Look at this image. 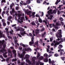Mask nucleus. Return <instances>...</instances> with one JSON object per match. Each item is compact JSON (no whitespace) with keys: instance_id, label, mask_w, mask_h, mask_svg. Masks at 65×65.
I'll return each instance as SVG.
<instances>
[{"instance_id":"1","label":"nucleus","mask_w":65,"mask_h":65,"mask_svg":"<svg viewBox=\"0 0 65 65\" xmlns=\"http://www.w3.org/2000/svg\"><path fill=\"white\" fill-rule=\"evenodd\" d=\"M3 45V47H2V49L0 50V52L2 53H3L4 52H6L7 50L5 49V47H6V45L5 44H4Z\"/></svg>"},{"instance_id":"2","label":"nucleus","mask_w":65,"mask_h":65,"mask_svg":"<svg viewBox=\"0 0 65 65\" xmlns=\"http://www.w3.org/2000/svg\"><path fill=\"white\" fill-rule=\"evenodd\" d=\"M58 31H59L58 33L56 34V36L57 37V38H61L62 37V32H61V30H58Z\"/></svg>"},{"instance_id":"3","label":"nucleus","mask_w":65,"mask_h":65,"mask_svg":"<svg viewBox=\"0 0 65 65\" xmlns=\"http://www.w3.org/2000/svg\"><path fill=\"white\" fill-rule=\"evenodd\" d=\"M34 36H33L31 39V41L29 42V44L31 46L32 45V44H33L34 43Z\"/></svg>"},{"instance_id":"4","label":"nucleus","mask_w":65,"mask_h":65,"mask_svg":"<svg viewBox=\"0 0 65 65\" xmlns=\"http://www.w3.org/2000/svg\"><path fill=\"white\" fill-rule=\"evenodd\" d=\"M35 33L36 36L38 37L39 35V29L38 28L36 29L35 30Z\"/></svg>"},{"instance_id":"5","label":"nucleus","mask_w":65,"mask_h":65,"mask_svg":"<svg viewBox=\"0 0 65 65\" xmlns=\"http://www.w3.org/2000/svg\"><path fill=\"white\" fill-rule=\"evenodd\" d=\"M25 52H23V54H20L19 53H18V55L19 56L20 58H23L25 55Z\"/></svg>"},{"instance_id":"6","label":"nucleus","mask_w":65,"mask_h":65,"mask_svg":"<svg viewBox=\"0 0 65 65\" xmlns=\"http://www.w3.org/2000/svg\"><path fill=\"white\" fill-rule=\"evenodd\" d=\"M25 12L28 15H29L31 14V11H28V10H25Z\"/></svg>"},{"instance_id":"7","label":"nucleus","mask_w":65,"mask_h":65,"mask_svg":"<svg viewBox=\"0 0 65 65\" xmlns=\"http://www.w3.org/2000/svg\"><path fill=\"white\" fill-rule=\"evenodd\" d=\"M15 15L16 16L18 15V20H20V19H21L20 17L21 16L22 14L20 13H18V14H17V13H15Z\"/></svg>"},{"instance_id":"8","label":"nucleus","mask_w":65,"mask_h":65,"mask_svg":"<svg viewBox=\"0 0 65 65\" xmlns=\"http://www.w3.org/2000/svg\"><path fill=\"white\" fill-rule=\"evenodd\" d=\"M49 63L50 64H54L55 63V61L54 60H52L51 61V59H49Z\"/></svg>"},{"instance_id":"9","label":"nucleus","mask_w":65,"mask_h":65,"mask_svg":"<svg viewBox=\"0 0 65 65\" xmlns=\"http://www.w3.org/2000/svg\"><path fill=\"white\" fill-rule=\"evenodd\" d=\"M24 51H27V52H29V51H31V48H30L28 47L27 48H25Z\"/></svg>"},{"instance_id":"10","label":"nucleus","mask_w":65,"mask_h":65,"mask_svg":"<svg viewBox=\"0 0 65 65\" xmlns=\"http://www.w3.org/2000/svg\"><path fill=\"white\" fill-rule=\"evenodd\" d=\"M3 37L4 38H5L4 35H3V33H1V31H0V38H1Z\"/></svg>"},{"instance_id":"11","label":"nucleus","mask_w":65,"mask_h":65,"mask_svg":"<svg viewBox=\"0 0 65 65\" xmlns=\"http://www.w3.org/2000/svg\"><path fill=\"white\" fill-rule=\"evenodd\" d=\"M45 20H43V23H45L46 25H47V22L48 20L46 18H45Z\"/></svg>"},{"instance_id":"12","label":"nucleus","mask_w":65,"mask_h":65,"mask_svg":"<svg viewBox=\"0 0 65 65\" xmlns=\"http://www.w3.org/2000/svg\"><path fill=\"white\" fill-rule=\"evenodd\" d=\"M26 61L27 62L29 65H31V64L32 65V63L31 62H30V60L28 59H26Z\"/></svg>"},{"instance_id":"13","label":"nucleus","mask_w":65,"mask_h":65,"mask_svg":"<svg viewBox=\"0 0 65 65\" xmlns=\"http://www.w3.org/2000/svg\"><path fill=\"white\" fill-rule=\"evenodd\" d=\"M21 34L22 36H24V35H25V34H26V31H24L23 32H21Z\"/></svg>"},{"instance_id":"14","label":"nucleus","mask_w":65,"mask_h":65,"mask_svg":"<svg viewBox=\"0 0 65 65\" xmlns=\"http://www.w3.org/2000/svg\"><path fill=\"white\" fill-rule=\"evenodd\" d=\"M35 23L36 24H38L36 26L37 27H38L39 26V25H40V24L38 23V20H36L35 22Z\"/></svg>"},{"instance_id":"15","label":"nucleus","mask_w":65,"mask_h":65,"mask_svg":"<svg viewBox=\"0 0 65 65\" xmlns=\"http://www.w3.org/2000/svg\"><path fill=\"white\" fill-rule=\"evenodd\" d=\"M6 3V1L5 0H2L1 1V6H2L3 5V4H2V3Z\"/></svg>"},{"instance_id":"16","label":"nucleus","mask_w":65,"mask_h":65,"mask_svg":"<svg viewBox=\"0 0 65 65\" xmlns=\"http://www.w3.org/2000/svg\"><path fill=\"white\" fill-rule=\"evenodd\" d=\"M52 11H53L52 9H50L49 10V15H50L51 14H52Z\"/></svg>"},{"instance_id":"17","label":"nucleus","mask_w":65,"mask_h":65,"mask_svg":"<svg viewBox=\"0 0 65 65\" xmlns=\"http://www.w3.org/2000/svg\"><path fill=\"white\" fill-rule=\"evenodd\" d=\"M20 30H21V29H20V27L18 26L17 27V28L16 30V31H19Z\"/></svg>"},{"instance_id":"18","label":"nucleus","mask_w":65,"mask_h":65,"mask_svg":"<svg viewBox=\"0 0 65 65\" xmlns=\"http://www.w3.org/2000/svg\"><path fill=\"white\" fill-rule=\"evenodd\" d=\"M44 61L45 62H48V60L47 58L44 59Z\"/></svg>"},{"instance_id":"19","label":"nucleus","mask_w":65,"mask_h":65,"mask_svg":"<svg viewBox=\"0 0 65 65\" xmlns=\"http://www.w3.org/2000/svg\"><path fill=\"white\" fill-rule=\"evenodd\" d=\"M38 20L39 22L40 23H42V20H41V19L40 18H39L38 19Z\"/></svg>"},{"instance_id":"20","label":"nucleus","mask_w":65,"mask_h":65,"mask_svg":"<svg viewBox=\"0 0 65 65\" xmlns=\"http://www.w3.org/2000/svg\"><path fill=\"white\" fill-rule=\"evenodd\" d=\"M56 25L57 26H61V24L60 23H59V22H57L56 23Z\"/></svg>"},{"instance_id":"21","label":"nucleus","mask_w":65,"mask_h":65,"mask_svg":"<svg viewBox=\"0 0 65 65\" xmlns=\"http://www.w3.org/2000/svg\"><path fill=\"white\" fill-rule=\"evenodd\" d=\"M15 12V10H14V8H12V12H10L11 13H14Z\"/></svg>"},{"instance_id":"22","label":"nucleus","mask_w":65,"mask_h":65,"mask_svg":"<svg viewBox=\"0 0 65 65\" xmlns=\"http://www.w3.org/2000/svg\"><path fill=\"white\" fill-rule=\"evenodd\" d=\"M37 54L38 55L37 56V58H38L40 56V53L39 52H38Z\"/></svg>"},{"instance_id":"23","label":"nucleus","mask_w":65,"mask_h":65,"mask_svg":"<svg viewBox=\"0 0 65 65\" xmlns=\"http://www.w3.org/2000/svg\"><path fill=\"white\" fill-rule=\"evenodd\" d=\"M31 24L33 26H35L36 25V24L35 23L34 21H32L31 23Z\"/></svg>"},{"instance_id":"24","label":"nucleus","mask_w":65,"mask_h":65,"mask_svg":"<svg viewBox=\"0 0 65 65\" xmlns=\"http://www.w3.org/2000/svg\"><path fill=\"white\" fill-rule=\"evenodd\" d=\"M57 12V11H56V10H54L53 12H52V14L54 13V14H56Z\"/></svg>"},{"instance_id":"25","label":"nucleus","mask_w":65,"mask_h":65,"mask_svg":"<svg viewBox=\"0 0 65 65\" xmlns=\"http://www.w3.org/2000/svg\"><path fill=\"white\" fill-rule=\"evenodd\" d=\"M38 41H37L36 42H35V45H37V46H38Z\"/></svg>"},{"instance_id":"26","label":"nucleus","mask_w":65,"mask_h":65,"mask_svg":"<svg viewBox=\"0 0 65 65\" xmlns=\"http://www.w3.org/2000/svg\"><path fill=\"white\" fill-rule=\"evenodd\" d=\"M29 55L28 54H26L25 55V58L26 59H29Z\"/></svg>"},{"instance_id":"27","label":"nucleus","mask_w":65,"mask_h":65,"mask_svg":"<svg viewBox=\"0 0 65 65\" xmlns=\"http://www.w3.org/2000/svg\"><path fill=\"white\" fill-rule=\"evenodd\" d=\"M9 59H10V58L9 57L6 59V61L7 63H9Z\"/></svg>"},{"instance_id":"28","label":"nucleus","mask_w":65,"mask_h":65,"mask_svg":"<svg viewBox=\"0 0 65 65\" xmlns=\"http://www.w3.org/2000/svg\"><path fill=\"white\" fill-rule=\"evenodd\" d=\"M59 47H58L59 49H61V48L63 47V46H62V45L61 44H59Z\"/></svg>"},{"instance_id":"29","label":"nucleus","mask_w":65,"mask_h":65,"mask_svg":"<svg viewBox=\"0 0 65 65\" xmlns=\"http://www.w3.org/2000/svg\"><path fill=\"white\" fill-rule=\"evenodd\" d=\"M22 46H23V47H28V45H25L24 44H22Z\"/></svg>"},{"instance_id":"30","label":"nucleus","mask_w":65,"mask_h":65,"mask_svg":"<svg viewBox=\"0 0 65 65\" xmlns=\"http://www.w3.org/2000/svg\"><path fill=\"white\" fill-rule=\"evenodd\" d=\"M50 17H49V19H50V20H52V18L53 17V15H50Z\"/></svg>"},{"instance_id":"31","label":"nucleus","mask_w":65,"mask_h":65,"mask_svg":"<svg viewBox=\"0 0 65 65\" xmlns=\"http://www.w3.org/2000/svg\"><path fill=\"white\" fill-rule=\"evenodd\" d=\"M32 65H34L35 64V60H32Z\"/></svg>"},{"instance_id":"32","label":"nucleus","mask_w":65,"mask_h":65,"mask_svg":"<svg viewBox=\"0 0 65 65\" xmlns=\"http://www.w3.org/2000/svg\"><path fill=\"white\" fill-rule=\"evenodd\" d=\"M37 50H40V48H38V47L34 49L35 51H36V52H37Z\"/></svg>"},{"instance_id":"33","label":"nucleus","mask_w":65,"mask_h":65,"mask_svg":"<svg viewBox=\"0 0 65 65\" xmlns=\"http://www.w3.org/2000/svg\"><path fill=\"white\" fill-rule=\"evenodd\" d=\"M47 47H48V48H46V51L47 52H49V45L47 46Z\"/></svg>"},{"instance_id":"34","label":"nucleus","mask_w":65,"mask_h":65,"mask_svg":"<svg viewBox=\"0 0 65 65\" xmlns=\"http://www.w3.org/2000/svg\"><path fill=\"white\" fill-rule=\"evenodd\" d=\"M17 61V59L16 58L13 59L12 60V62H15V61Z\"/></svg>"},{"instance_id":"35","label":"nucleus","mask_w":65,"mask_h":65,"mask_svg":"<svg viewBox=\"0 0 65 65\" xmlns=\"http://www.w3.org/2000/svg\"><path fill=\"white\" fill-rule=\"evenodd\" d=\"M4 40H3L1 42L0 44H1V43L2 44L1 45H2L4 44Z\"/></svg>"},{"instance_id":"36","label":"nucleus","mask_w":65,"mask_h":65,"mask_svg":"<svg viewBox=\"0 0 65 65\" xmlns=\"http://www.w3.org/2000/svg\"><path fill=\"white\" fill-rule=\"evenodd\" d=\"M12 31H10V34H11V35H13V34L12 33H13V31L12 30H11Z\"/></svg>"},{"instance_id":"37","label":"nucleus","mask_w":65,"mask_h":65,"mask_svg":"<svg viewBox=\"0 0 65 65\" xmlns=\"http://www.w3.org/2000/svg\"><path fill=\"white\" fill-rule=\"evenodd\" d=\"M43 56L44 57H45L46 58V57L48 56V55H47V54L45 53L44 55Z\"/></svg>"},{"instance_id":"38","label":"nucleus","mask_w":65,"mask_h":65,"mask_svg":"<svg viewBox=\"0 0 65 65\" xmlns=\"http://www.w3.org/2000/svg\"><path fill=\"white\" fill-rule=\"evenodd\" d=\"M27 4H29V3H30V0H28V1H27L26 2Z\"/></svg>"},{"instance_id":"39","label":"nucleus","mask_w":65,"mask_h":65,"mask_svg":"<svg viewBox=\"0 0 65 65\" xmlns=\"http://www.w3.org/2000/svg\"><path fill=\"white\" fill-rule=\"evenodd\" d=\"M54 28L56 30H58V27L56 25L54 27Z\"/></svg>"},{"instance_id":"40","label":"nucleus","mask_w":65,"mask_h":65,"mask_svg":"<svg viewBox=\"0 0 65 65\" xmlns=\"http://www.w3.org/2000/svg\"><path fill=\"white\" fill-rule=\"evenodd\" d=\"M12 18V17L11 16H9L8 18V20H9V21H10V20Z\"/></svg>"},{"instance_id":"41","label":"nucleus","mask_w":65,"mask_h":65,"mask_svg":"<svg viewBox=\"0 0 65 65\" xmlns=\"http://www.w3.org/2000/svg\"><path fill=\"white\" fill-rule=\"evenodd\" d=\"M43 59V57L42 56H40L39 58V59L40 60H42Z\"/></svg>"},{"instance_id":"42","label":"nucleus","mask_w":65,"mask_h":65,"mask_svg":"<svg viewBox=\"0 0 65 65\" xmlns=\"http://www.w3.org/2000/svg\"><path fill=\"white\" fill-rule=\"evenodd\" d=\"M54 56L56 57H58V56H59V55H58L57 53H55L54 54Z\"/></svg>"},{"instance_id":"43","label":"nucleus","mask_w":65,"mask_h":65,"mask_svg":"<svg viewBox=\"0 0 65 65\" xmlns=\"http://www.w3.org/2000/svg\"><path fill=\"white\" fill-rule=\"evenodd\" d=\"M12 52L13 54H15L16 53V51L15 50H13L12 51Z\"/></svg>"},{"instance_id":"44","label":"nucleus","mask_w":65,"mask_h":65,"mask_svg":"<svg viewBox=\"0 0 65 65\" xmlns=\"http://www.w3.org/2000/svg\"><path fill=\"white\" fill-rule=\"evenodd\" d=\"M56 42L57 43L58 45H59V44H60V43H61L62 42V41H59V42H58V41Z\"/></svg>"},{"instance_id":"45","label":"nucleus","mask_w":65,"mask_h":65,"mask_svg":"<svg viewBox=\"0 0 65 65\" xmlns=\"http://www.w3.org/2000/svg\"><path fill=\"white\" fill-rule=\"evenodd\" d=\"M36 59V57H33L32 58V60H35V59Z\"/></svg>"},{"instance_id":"46","label":"nucleus","mask_w":65,"mask_h":65,"mask_svg":"<svg viewBox=\"0 0 65 65\" xmlns=\"http://www.w3.org/2000/svg\"><path fill=\"white\" fill-rule=\"evenodd\" d=\"M37 2L38 3H40V0H37Z\"/></svg>"},{"instance_id":"47","label":"nucleus","mask_w":65,"mask_h":65,"mask_svg":"<svg viewBox=\"0 0 65 65\" xmlns=\"http://www.w3.org/2000/svg\"><path fill=\"white\" fill-rule=\"evenodd\" d=\"M8 53H9V55H9V54H11V51H10V50H9L8 51Z\"/></svg>"},{"instance_id":"48","label":"nucleus","mask_w":65,"mask_h":65,"mask_svg":"<svg viewBox=\"0 0 65 65\" xmlns=\"http://www.w3.org/2000/svg\"><path fill=\"white\" fill-rule=\"evenodd\" d=\"M28 36H31V37H32V34L31 33H30L29 34V35Z\"/></svg>"},{"instance_id":"49","label":"nucleus","mask_w":65,"mask_h":65,"mask_svg":"<svg viewBox=\"0 0 65 65\" xmlns=\"http://www.w3.org/2000/svg\"><path fill=\"white\" fill-rule=\"evenodd\" d=\"M57 45H58V44L56 42V43H55L54 44V46L56 47H57Z\"/></svg>"},{"instance_id":"50","label":"nucleus","mask_w":65,"mask_h":65,"mask_svg":"<svg viewBox=\"0 0 65 65\" xmlns=\"http://www.w3.org/2000/svg\"><path fill=\"white\" fill-rule=\"evenodd\" d=\"M35 12H33L32 13V17H34V15H35Z\"/></svg>"},{"instance_id":"51","label":"nucleus","mask_w":65,"mask_h":65,"mask_svg":"<svg viewBox=\"0 0 65 65\" xmlns=\"http://www.w3.org/2000/svg\"><path fill=\"white\" fill-rule=\"evenodd\" d=\"M21 31H24V30H25V29H23L22 27H21Z\"/></svg>"},{"instance_id":"52","label":"nucleus","mask_w":65,"mask_h":65,"mask_svg":"<svg viewBox=\"0 0 65 65\" xmlns=\"http://www.w3.org/2000/svg\"><path fill=\"white\" fill-rule=\"evenodd\" d=\"M57 14L58 15H59V14H60V11L59 10H58L57 11Z\"/></svg>"},{"instance_id":"53","label":"nucleus","mask_w":65,"mask_h":65,"mask_svg":"<svg viewBox=\"0 0 65 65\" xmlns=\"http://www.w3.org/2000/svg\"><path fill=\"white\" fill-rule=\"evenodd\" d=\"M19 9V7H16V10H18Z\"/></svg>"},{"instance_id":"54","label":"nucleus","mask_w":65,"mask_h":65,"mask_svg":"<svg viewBox=\"0 0 65 65\" xmlns=\"http://www.w3.org/2000/svg\"><path fill=\"white\" fill-rule=\"evenodd\" d=\"M60 20L61 21H63V18L61 17L60 18Z\"/></svg>"},{"instance_id":"55","label":"nucleus","mask_w":65,"mask_h":65,"mask_svg":"<svg viewBox=\"0 0 65 65\" xmlns=\"http://www.w3.org/2000/svg\"><path fill=\"white\" fill-rule=\"evenodd\" d=\"M3 25L4 26H5L6 25V23H3Z\"/></svg>"},{"instance_id":"56","label":"nucleus","mask_w":65,"mask_h":65,"mask_svg":"<svg viewBox=\"0 0 65 65\" xmlns=\"http://www.w3.org/2000/svg\"><path fill=\"white\" fill-rule=\"evenodd\" d=\"M44 14V13H43V12H42L41 13V17H43V16Z\"/></svg>"},{"instance_id":"57","label":"nucleus","mask_w":65,"mask_h":65,"mask_svg":"<svg viewBox=\"0 0 65 65\" xmlns=\"http://www.w3.org/2000/svg\"><path fill=\"white\" fill-rule=\"evenodd\" d=\"M17 35L18 36H19V37H22V36H21V35L19 34H18Z\"/></svg>"},{"instance_id":"58","label":"nucleus","mask_w":65,"mask_h":65,"mask_svg":"<svg viewBox=\"0 0 65 65\" xmlns=\"http://www.w3.org/2000/svg\"><path fill=\"white\" fill-rule=\"evenodd\" d=\"M56 25H55V24L54 23L52 24V27H55Z\"/></svg>"},{"instance_id":"59","label":"nucleus","mask_w":65,"mask_h":65,"mask_svg":"<svg viewBox=\"0 0 65 65\" xmlns=\"http://www.w3.org/2000/svg\"><path fill=\"white\" fill-rule=\"evenodd\" d=\"M58 3H59V1H57L55 3V4H56V5H57L58 4Z\"/></svg>"},{"instance_id":"60","label":"nucleus","mask_w":65,"mask_h":65,"mask_svg":"<svg viewBox=\"0 0 65 65\" xmlns=\"http://www.w3.org/2000/svg\"><path fill=\"white\" fill-rule=\"evenodd\" d=\"M47 2L46 1H44L43 3V4H46Z\"/></svg>"},{"instance_id":"61","label":"nucleus","mask_w":65,"mask_h":65,"mask_svg":"<svg viewBox=\"0 0 65 65\" xmlns=\"http://www.w3.org/2000/svg\"><path fill=\"white\" fill-rule=\"evenodd\" d=\"M49 26L50 28H52V24H49Z\"/></svg>"},{"instance_id":"62","label":"nucleus","mask_w":65,"mask_h":65,"mask_svg":"<svg viewBox=\"0 0 65 65\" xmlns=\"http://www.w3.org/2000/svg\"><path fill=\"white\" fill-rule=\"evenodd\" d=\"M7 24H8V25H10V22L9 21H7Z\"/></svg>"},{"instance_id":"63","label":"nucleus","mask_w":65,"mask_h":65,"mask_svg":"<svg viewBox=\"0 0 65 65\" xmlns=\"http://www.w3.org/2000/svg\"><path fill=\"white\" fill-rule=\"evenodd\" d=\"M36 17H39V18H40V16L38 14H36Z\"/></svg>"},{"instance_id":"64","label":"nucleus","mask_w":65,"mask_h":65,"mask_svg":"<svg viewBox=\"0 0 65 65\" xmlns=\"http://www.w3.org/2000/svg\"><path fill=\"white\" fill-rule=\"evenodd\" d=\"M25 64V63L24 62H21V65H24Z\"/></svg>"}]
</instances>
